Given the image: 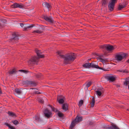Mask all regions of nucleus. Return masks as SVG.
I'll list each match as a JSON object with an SVG mask.
<instances>
[{
  "mask_svg": "<svg viewBox=\"0 0 129 129\" xmlns=\"http://www.w3.org/2000/svg\"><path fill=\"white\" fill-rule=\"evenodd\" d=\"M56 53L61 57V58L64 59V63L66 64H71L74 61L76 57V54L73 53H68L64 55L61 51H58Z\"/></svg>",
  "mask_w": 129,
  "mask_h": 129,
  "instance_id": "obj_1",
  "label": "nucleus"
},
{
  "mask_svg": "<svg viewBox=\"0 0 129 129\" xmlns=\"http://www.w3.org/2000/svg\"><path fill=\"white\" fill-rule=\"evenodd\" d=\"M35 52L38 57L34 56L32 57L29 60L28 62L30 63L37 65L39 61V59L40 58H44V55H42L40 54L41 52V51L40 50L36 49Z\"/></svg>",
  "mask_w": 129,
  "mask_h": 129,
  "instance_id": "obj_2",
  "label": "nucleus"
},
{
  "mask_svg": "<svg viewBox=\"0 0 129 129\" xmlns=\"http://www.w3.org/2000/svg\"><path fill=\"white\" fill-rule=\"evenodd\" d=\"M127 54L124 53H117L115 56V59L118 61H122L124 58H125Z\"/></svg>",
  "mask_w": 129,
  "mask_h": 129,
  "instance_id": "obj_3",
  "label": "nucleus"
},
{
  "mask_svg": "<svg viewBox=\"0 0 129 129\" xmlns=\"http://www.w3.org/2000/svg\"><path fill=\"white\" fill-rule=\"evenodd\" d=\"M19 35L14 33L12 35L11 38L9 40V42L11 44H15L18 42Z\"/></svg>",
  "mask_w": 129,
  "mask_h": 129,
  "instance_id": "obj_4",
  "label": "nucleus"
},
{
  "mask_svg": "<svg viewBox=\"0 0 129 129\" xmlns=\"http://www.w3.org/2000/svg\"><path fill=\"white\" fill-rule=\"evenodd\" d=\"M82 117H79L77 116L75 119L72 121L70 128V129H73L75 126L76 123L82 121Z\"/></svg>",
  "mask_w": 129,
  "mask_h": 129,
  "instance_id": "obj_5",
  "label": "nucleus"
},
{
  "mask_svg": "<svg viewBox=\"0 0 129 129\" xmlns=\"http://www.w3.org/2000/svg\"><path fill=\"white\" fill-rule=\"evenodd\" d=\"M100 48L101 49H105L107 51H111L114 50L116 47H115L113 46L110 44H105L101 45L100 46Z\"/></svg>",
  "mask_w": 129,
  "mask_h": 129,
  "instance_id": "obj_6",
  "label": "nucleus"
},
{
  "mask_svg": "<svg viewBox=\"0 0 129 129\" xmlns=\"http://www.w3.org/2000/svg\"><path fill=\"white\" fill-rule=\"evenodd\" d=\"M117 2V0H110L108 6L109 10L110 11H112L114 10L115 4Z\"/></svg>",
  "mask_w": 129,
  "mask_h": 129,
  "instance_id": "obj_7",
  "label": "nucleus"
},
{
  "mask_svg": "<svg viewBox=\"0 0 129 129\" xmlns=\"http://www.w3.org/2000/svg\"><path fill=\"white\" fill-rule=\"evenodd\" d=\"M43 113L44 116L48 118L52 117V113L48 108H46L44 109L43 111Z\"/></svg>",
  "mask_w": 129,
  "mask_h": 129,
  "instance_id": "obj_8",
  "label": "nucleus"
},
{
  "mask_svg": "<svg viewBox=\"0 0 129 129\" xmlns=\"http://www.w3.org/2000/svg\"><path fill=\"white\" fill-rule=\"evenodd\" d=\"M24 5L21 3H15L11 6V7L12 8L15 9L17 8H23L24 7Z\"/></svg>",
  "mask_w": 129,
  "mask_h": 129,
  "instance_id": "obj_9",
  "label": "nucleus"
},
{
  "mask_svg": "<svg viewBox=\"0 0 129 129\" xmlns=\"http://www.w3.org/2000/svg\"><path fill=\"white\" fill-rule=\"evenodd\" d=\"M105 77L106 79L109 81L110 82H113L116 80L115 77L108 74L106 75Z\"/></svg>",
  "mask_w": 129,
  "mask_h": 129,
  "instance_id": "obj_10",
  "label": "nucleus"
},
{
  "mask_svg": "<svg viewBox=\"0 0 129 129\" xmlns=\"http://www.w3.org/2000/svg\"><path fill=\"white\" fill-rule=\"evenodd\" d=\"M91 67L92 68H95L97 69L102 70L104 71H107L108 70L105 68H102L99 67L98 65L94 64L93 63H91Z\"/></svg>",
  "mask_w": 129,
  "mask_h": 129,
  "instance_id": "obj_11",
  "label": "nucleus"
},
{
  "mask_svg": "<svg viewBox=\"0 0 129 129\" xmlns=\"http://www.w3.org/2000/svg\"><path fill=\"white\" fill-rule=\"evenodd\" d=\"M43 18L46 21L52 23H54V21L51 18H50L48 17L47 16H44Z\"/></svg>",
  "mask_w": 129,
  "mask_h": 129,
  "instance_id": "obj_12",
  "label": "nucleus"
},
{
  "mask_svg": "<svg viewBox=\"0 0 129 129\" xmlns=\"http://www.w3.org/2000/svg\"><path fill=\"white\" fill-rule=\"evenodd\" d=\"M6 21L7 20L5 19H0V28L3 27Z\"/></svg>",
  "mask_w": 129,
  "mask_h": 129,
  "instance_id": "obj_13",
  "label": "nucleus"
},
{
  "mask_svg": "<svg viewBox=\"0 0 129 129\" xmlns=\"http://www.w3.org/2000/svg\"><path fill=\"white\" fill-rule=\"evenodd\" d=\"M107 129H120L119 127L113 123L111 124V126L107 127Z\"/></svg>",
  "mask_w": 129,
  "mask_h": 129,
  "instance_id": "obj_14",
  "label": "nucleus"
},
{
  "mask_svg": "<svg viewBox=\"0 0 129 129\" xmlns=\"http://www.w3.org/2000/svg\"><path fill=\"white\" fill-rule=\"evenodd\" d=\"M128 85V88L129 89V77L126 78L125 79V81L123 82V85L127 86Z\"/></svg>",
  "mask_w": 129,
  "mask_h": 129,
  "instance_id": "obj_15",
  "label": "nucleus"
},
{
  "mask_svg": "<svg viewBox=\"0 0 129 129\" xmlns=\"http://www.w3.org/2000/svg\"><path fill=\"white\" fill-rule=\"evenodd\" d=\"M42 5L43 6H45V7L47 8L48 9H51L52 8L51 5L49 3H48L47 2L44 3H43Z\"/></svg>",
  "mask_w": 129,
  "mask_h": 129,
  "instance_id": "obj_16",
  "label": "nucleus"
},
{
  "mask_svg": "<svg viewBox=\"0 0 129 129\" xmlns=\"http://www.w3.org/2000/svg\"><path fill=\"white\" fill-rule=\"evenodd\" d=\"M68 106L67 103H65L63 104L62 107V109L65 111L68 110Z\"/></svg>",
  "mask_w": 129,
  "mask_h": 129,
  "instance_id": "obj_17",
  "label": "nucleus"
},
{
  "mask_svg": "<svg viewBox=\"0 0 129 129\" xmlns=\"http://www.w3.org/2000/svg\"><path fill=\"white\" fill-rule=\"evenodd\" d=\"M57 115L59 117L61 118L62 119H64L65 118L64 114L60 111H58L57 113Z\"/></svg>",
  "mask_w": 129,
  "mask_h": 129,
  "instance_id": "obj_18",
  "label": "nucleus"
},
{
  "mask_svg": "<svg viewBox=\"0 0 129 129\" xmlns=\"http://www.w3.org/2000/svg\"><path fill=\"white\" fill-rule=\"evenodd\" d=\"M8 113L10 116L12 117H17L16 114L13 112L8 111Z\"/></svg>",
  "mask_w": 129,
  "mask_h": 129,
  "instance_id": "obj_19",
  "label": "nucleus"
},
{
  "mask_svg": "<svg viewBox=\"0 0 129 129\" xmlns=\"http://www.w3.org/2000/svg\"><path fill=\"white\" fill-rule=\"evenodd\" d=\"M95 99L94 97H93L91 101L90 102V103L91 104V107H93L95 105Z\"/></svg>",
  "mask_w": 129,
  "mask_h": 129,
  "instance_id": "obj_20",
  "label": "nucleus"
},
{
  "mask_svg": "<svg viewBox=\"0 0 129 129\" xmlns=\"http://www.w3.org/2000/svg\"><path fill=\"white\" fill-rule=\"evenodd\" d=\"M91 63H86L83 65V66L85 68H91Z\"/></svg>",
  "mask_w": 129,
  "mask_h": 129,
  "instance_id": "obj_21",
  "label": "nucleus"
},
{
  "mask_svg": "<svg viewBox=\"0 0 129 129\" xmlns=\"http://www.w3.org/2000/svg\"><path fill=\"white\" fill-rule=\"evenodd\" d=\"M17 72V71L15 69H13L12 71H9L8 73L10 75H11L14 74Z\"/></svg>",
  "mask_w": 129,
  "mask_h": 129,
  "instance_id": "obj_22",
  "label": "nucleus"
},
{
  "mask_svg": "<svg viewBox=\"0 0 129 129\" xmlns=\"http://www.w3.org/2000/svg\"><path fill=\"white\" fill-rule=\"evenodd\" d=\"M65 99V98L60 99L58 100V101H57L58 102L59 104H63L64 102Z\"/></svg>",
  "mask_w": 129,
  "mask_h": 129,
  "instance_id": "obj_23",
  "label": "nucleus"
},
{
  "mask_svg": "<svg viewBox=\"0 0 129 129\" xmlns=\"http://www.w3.org/2000/svg\"><path fill=\"white\" fill-rule=\"evenodd\" d=\"M118 10H121L122 9L125 8V6H124L123 5H121L120 4H119V5L118 6Z\"/></svg>",
  "mask_w": 129,
  "mask_h": 129,
  "instance_id": "obj_24",
  "label": "nucleus"
},
{
  "mask_svg": "<svg viewBox=\"0 0 129 129\" xmlns=\"http://www.w3.org/2000/svg\"><path fill=\"white\" fill-rule=\"evenodd\" d=\"M23 84L24 85L28 86L30 85V81L26 80L23 82Z\"/></svg>",
  "mask_w": 129,
  "mask_h": 129,
  "instance_id": "obj_25",
  "label": "nucleus"
},
{
  "mask_svg": "<svg viewBox=\"0 0 129 129\" xmlns=\"http://www.w3.org/2000/svg\"><path fill=\"white\" fill-rule=\"evenodd\" d=\"M108 2V0H102L101 2L102 5L104 6H105L107 4Z\"/></svg>",
  "mask_w": 129,
  "mask_h": 129,
  "instance_id": "obj_26",
  "label": "nucleus"
},
{
  "mask_svg": "<svg viewBox=\"0 0 129 129\" xmlns=\"http://www.w3.org/2000/svg\"><path fill=\"white\" fill-rule=\"evenodd\" d=\"M15 92L18 94H20L22 93L20 89L16 88L15 90Z\"/></svg>",
  "mask_w": 129,
  "mask_h": 129,
  "instance_id": "obj_27",
  "label": "nucleus"
},
{
  "mask_svg": "<svg viewBox=\"0 0 129 129\" xmlns=\"http://www.w3.org/2000/svg\"><path fill=\"white\" fill-rule=\"evenodd\" d=\"M37 83L35 81H30V86H36L37 85Z\"/></svg>",
  "mask_w": 129,
  "mask_h": 129,
  "instance_id": "obj_28",
  "label": "nucleus"
},
{
  "mask_svg": "<svg viewBox=\"0 0 129 129\" xmlns=\"http://www.w3.org/2000/svg\"><path fill=\"white\" fill-rule=\"evenodd\" d=\"M99 90H97L95 91V92L96 93V94H97L99 96H100L102 94V92L101 91H100V89H99Z\"/></svg>",
  "mask_w": 129,
  "mask_h": 129,
  "instance_id": "obj_29",
  "label": "nucleus"
},
{
  "mask_svg": "<svg viewBox=\"0 0 129 129\" xmlns=\"http://www.w3.org/2000/svg\"><path fill=\"white\" fill-rule=\"evenodd\" d=\"M43 32V31L42 30H34L33 33H38L39 34H41Z\"/></svg>",
  "mask_w": 129,
  "mask_h": 129,
  "instance_id": "obj_30",
  "label": "nucleus"
},
{
  "mask_svg": "<svg viewBox=\"0 0 129 129\" xmlns=\"http://www.w3.org/2000/svg\"><path fill=\"white\" fill-rule=\"evenodd\" d=\"M42 76V75L41 73L38 74H35V76L38 78H41Z\"/></svg>",
  "mask_w": 129,
  "mask_h": 129,
  "instance_id": "obj_31",
  "label": "nucleus"
},
{
  "mask_svg": "<svg viewBox=\"0 0 129 129\" xmlns=\"http://www.w3.org/2000/svg\"><path fill=\"white\" fill-rule=\"evenodd\" d=\"M84 101L82 100H81L80 101L79 103V107H81L82 106L83 104Z\"/></svg>",
  "mask_w": 129,
  "mask_h": 129,
  "instance_id": "obj_32",
  "label": "nucleus"
},
{
  "mask_svg": "<svg viewBox=\"0 0 129 129\" xmlns=\"http://www.w3.org/2000/svg\"><path fill=\"white\" fill-rule=\"evenodd\" d=\"M92 82L91 81H90L87 83L86 84V87L87 88L90 86V85L92 84Z\"/></svg>",
  "mask_w": 129,
  "mask_h": 129,
  "instance_id": "obj_33",
  "label": "nucleus"
},
{
  "mask_svg": "<svg viewBox=\"0 0 129 129\" xmlns=\"http://www.w3.org/2000/svg\"><path fill=\"white\" fill-rule=\"evenodd\" d=\"M12 122L15 125H17L19 123V122L16 120L12 121Z\"/></svg>",
  "mask_w": 129,
  "mask_h": 129,
  "instance_id": "obj_34",
  "label": "nucleus"
},
{
  "mask_svg": "<svg viewBox=\"0 0 129 129\" xmlns=\"http://www.w3.org/2000/svg\"><path fill=\"white\" fill-rule=\"evenodd\" d=\"M65 98V97L62 95H59L57 96V101H58V100H59L60 99Z\"/></svg>",
  "mask_w": 129,
  "mask_h": 129,
  "instance_id": "obj_35",
  "label": "nucleus"
},
{
  "mask_svg": "<svg viewBox=\"0 0 129 129\" xmlns=\"http://www.w3.org/2000/svg\"><path fill=\"white\" fill-rule=\"evenodd\" d=\"M5 124L10 129H11L13 127V126H11L10 124H9L8 123H5Z\"/></svg>",
  "mask_w": 129,
  "mask_h": 129,
  "instance_id": "obj_36",
  "label": "nucleus"
},
{
  "mask_svg": "<svg viewBox=\"0 0 129 129\" xmlns=\"http://www.w3.org/2000/svg\"><path fill=\"white\" fill-rule=\"evenodd\" d=\"M128 3V1H125L123 2L122 4L124 6H125V7L127 5Z\"/></svg>",
  "mask_w": 129,
  "mask_h": 129,
  "instance_id": "obj_37",
  "label": "nucleus"
},
{
  "mask_svg": "<svg viewBox=\"0 0 129 129\" xmlns=\"http://www.w3.org/2000/svg\"><path fill=\"white\" fill-rule=\"evenodd\" d=\"M35 119L37 121H39L40 120V117L37 115L35 116Z\"/></svg>",
  "mask_w": 129,
  "mask_h": 129,
  "instance_id": "obj_38",
  "label": "nucleus"
},
{
  "mask_svg": "<svg viewBox=\"0 0 129 129\" xmlns=\"http://www.w3.org/2000/svg\"><path fill=\"white\" fill-rule=\"evenodd\" d=\"M35 25V24H31V25H29L28 26H27L28 28H30L33 27Z\"/></svg>",
  "mask_w": 129,
  "mask_h": 129,
  "instance_id": "obj_39",
  "label": "nucleus"
},
{
  "mask_svg": "<svg viewBox=\"0 0 129 129\" xmlns=\"http://www.w3.org/2000/svg\"><path fill=\"white\" fill-rule=\"evenodd\" d=\"M97 59H100L101 60V61H102L105 62V60H106L105 59H104L102 58H100V57H97Z\"/></svg>",
  "mask_w": 129,
  "mask_h": 129,
  "instance_id": "obj_40",
  "label": "nucleus"
},
{
  "mask_svg": "<svg viewBox=\"0 0 129 129\" xmlns=\"http://www.w3.org/2000/svg\"><path fill=\"white\" fill-rule=\"evenodd\" d=\"M29 29V28H28L27 26L26 27H25L24 28L23 30L24 31H26L28 30Z\"/></svg>",
  "mask_w": 129,
  "mask_h": 129,
  "instance_id": "obj_41",
  "label": "nucleus"
},
{
  "mask_svg": "<svg viewBox=\"0 0 129 129\" xmlns=\"http://www.w3.org/2000/svg\"><path fill=\"white\" fill-rule=\"evenodd\" d=\"M128 72H129L126 69H125V70H123V73H128Z\"/></svg>",
  "mask_w": 129,
  "mask_h": 129,
  "instance_id": "obj_42",
  "label": "nucleus"
},
{
  "mask_svg": "<svg viewBox=\"0 0 129 129\" xmlns=\"http://www.w3.org/2000/svg\"><path fill=\"white\" fill-rule=\"evenodd\" d=\"M35 94H41V93L38 91H36L35 92Z\"/></svg>",
  "mask_w": 129,
  "mask_h": 129,
  "instance_id": "obj_43",
  "label": "nucleus"
},
{
  "mask_svg": "<svg viewBox=\"0 0 129 129\" xmlns=\"http://www.w3.org/2000/svg\"><path fill=\"white\" fill-rule=\"evenodd\" d=\"M51 109L54 112L55 111V110L56 109L53 107L51 106Z\"/></svg>",
  "mask_w": 129,
  "mask_h": 129,
  "instance_id": "obj_44",
  "label": "nucleus"
},
{
  "mask_svg": "<svg viewBox=\"0 0 129 129\" xmlns=\"http://www.w3.org/2000/svg\"><path fill=\"white\" fill-rule=\"evenodd\" d=\"M20 25L22 27H23L24 25V24L22 23H20Z\"/></svg>",
  "mask_w": 129,
  "mask_h": 129,
  "instance_id": "obj_45",
  "label": "nucleus"
},
{
  "mask_svg": "<svg viewBox=\"0 0 129 129\" xmlns=\"http://www.w3.org/2000/svg\"><path fill=\"white\" fill-rule=\"evenodd\" d=\"M29 72V71H27L26 70H24V71L23 73H28Z\"/></svg>",
  "mask_w": 129,
  "mask_h": 129,
  "instance_id": "obj_46",
  "label": "nucleus"
},
{
  "mask_svg": "<svg viewBox=\"0 0 129 129\" xmlns=\"http://www.w3.org/2000/svg\"><path fill=\"white\" fill-rule=\"evenodd\" d=\"M95 55H96L97 56H99V57H100V55H99L98 53H95Z\"/></svg>",
  "mask_w": 129,
  "mask_h": 129,
  "instance_id": "obj_47",
  "label": "nucleus"
},
{
  "mask_svg": "<svg viewBox=\"0 0 129 129\" xmlns=\"http://www.w3.org/2000/svg\"><path fill=\"white\" fill-rule=\"evenodd\" d=\"M39 102L41 103H43V100H41V99L40 100Z\"/></svg>",
  "mask_w": 129,
  "mask_h": 129,
  "instance_id": "obj_48",
  "label": "nucleus"
},
{
  "mask_svg": "<svg viewBox=\"0 0 129 129\" xmlns=\"http://www.w3.org/2000/svg\"><path fill=\"white\" fill-rule=\"evenodd\" d=\"M93 124V123L91 121H89V124L90 125H92Z\"/></svg>",
  "mask_w": 129,
  "mask_h": 129,
  "instance_id": "obj_49",
  "label": "nucleus"
},
{
  "mask_svg": "<svg viewBox=\"0 0 129 129\" xmlns=\"http://www.w3.org/2000/svg\"><path fill=\"white\" fill-rule=\"evenodd\" d=\"M19 71H21V72H23L24 71V70H18Z\"/></svg>",
  "mask_w": 129,
  "mask_h": 129,
  "instance_id": "obj_50",
  "label": "nucleus"
},
{
  "mask_svg": "<svg viewBox=\"0 0 129 129\" xmlns=\"http://www.w3.org/2000/svg\"><path fill=\"white\" fill-rule=\"evenodd\" d=\"M123 70H118L117 71L119 72H122L123 73Z\"/></svg>",
  "mask_w": 129,
  "mask_h": 129,
  "instance_id": "obj_51",
  "label": "nucleus"
},
{
  "mask_svg": "<svg viewBox=\"0 0 129 129\" xmlns=\"http://www.w3.org/2000/svg\"><path fill=\"white\" fill-rule=\"evenodd\" d=\"M103 88H102V89H100V90L101 91H101L102 92V93H103L104 92V89H103Z\"/></svg>",
  "mask_w": 129,
  "mask_h": 129,
  "instance_id": "obj_52",
  "label": "nucleus"
},
{
  "mask_svg": "<svg viewBox=\"0 0 129 129\" xmlns=\"http://www.w3.org/2000/svg\"><path fill=\"white\" fill-rule=\"evenodd\" d=\"M58 111H59L57 110V109H56L55 110V111H54V112H58Z\"/></svg>",
  "mask_w": 129,
  "mask_h": 129,
  "instance_id": "obj_53",
  "label": "nucleus"
},
{
  "mask_svg": "<svg viewBox=\"0 0 129 129\" xmlns=\"http://www.w3.org/2000/svg\"><path fill=\"white\" fill-rule=\"evenodd\" d=\"M100 57H100V58H102V57H103V55H100Z\"/></svg>",
  "mask_w": 129,
  "mask_h": 129,
  "instance_id": "obj_54",
  "label": "nucleus"
},
{
  "mask_svg": "<svg viewBox=\"0 0 129 129\" xmlns=\"http://www.w3.org/2000/svg\"><path fill=\"white\" fill-rule=\"evenodd\" d=\"M126 62L129 63V58L126 61Z\"/></svg>",
  "mask_w": 129,
  "mask_h": 129,
  "instance_id": "obj_55",
  "label": "nucleus"
},
{
  "mask_svg": "<svg viewBox=\"0 0 129 129\" xmlns=\"http://www.w3.org/2000/svg\"><path fill=\"white\" fill-rule=\"evenodd\" d=\"M11 129H16L15 127L13 126Z\"/></svg>",
  "mask_w": 129,
  "mask_h": 129,
  "instance_id": "obj_56",
  "label": "nucleus"
},
{
  "mask_svg": "<svg viewBox=\"0 0 129 129\" xmlns=\"http://www.w3.org/2000/svg\"><path fill=\"white\" fill-rule=\"evenodd\" d=\"M48 106H50L51 108V106H52V105H50V104H49L48 105Z\"/></svg>",
  "mask_w": 129,
  "mask_h": 129,
  "instance_id": "obj_57",
  "label": "nucleus"
},
{
  "mask_svg": "<svg viewBox=\"0 0 129 129\" xmlns=\"http://www.w3.org/2000/svg\"><path fill=\"white\" fill-rule=\"evenodd\" d=\"M42 29L43 30H44V28H42Z\"/></svg>",
  "mask_w": 129,
  "mask_h": 129,
  "instance_id": "obj_58",
  "label": "nucleus"
},
{
  "mask_svg": "<svg viewBox=\"0 0 129 129\" xmlns=\"http://www.w3.org/2000/svg\"><path fill=\"white\" fill-rule=\"evenodd\" d=\"M127 110L128 111H129V109H127Z\"/></svg>",
  "mask_w": 129,
  "mask_h": 129,
  "instance_id": "obj_59",
  "label": "nucleus"
},
{
  "mask_svg": "<svg viewBox=\"0 0 129 129\" xmlns=\"http://www.w3.org/2000/svg\"><path fill=\"white\" fill-rule=\"evenodd\" d=\"M90 59H88V60H90Z\"/></svg>",
  "mask_w": 129,
  "mask_h": 129,
  "instance_id": "obj_60",
  "label": "nucleus"
}]
</instances>
